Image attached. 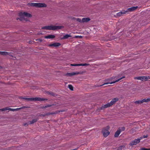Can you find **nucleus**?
Returning <instances> with one entry per match:
<instances>
[{"label": "nucleus", "instance_id": "nucleus-38", "mask_svg": "<svg viewBox=\"0 0 150 150\" xmlns=\"http://www.w3.org/2000/svg\"><path fill=\"white\" fill-rule=\"evenodd\" d=\"M40 108H42V109H44V108H45V106H40Z\"/></svg>", "mask_w": 150, "mask_h": 150}, {"label": "nucleus", "instance_id": "nucleus-5", "mask_svg": "<svg viewBox=\"0 0 150 150\" xmlns=\"http://www.w3.org/2000/svg\"><path fill=\"white\" fill-rule=\"evenodd\" d=\"M30 108V107L27 106H23L22 107L19 108H17L16 109H13L11 108H9L8 107H6V110H9L11 111H17L18 110H20L22 109L25 108Z\"/></svg>", "mask_w": 150, "mask_h": 150}, {"label": "nucleus", "instance_id": "nucleus-17", "mask_svg": "<svg viewBox=\"0 0 150 150\" xmlns=\"http://www.w3.org/2000/svg\"><path fill=\"white\" fill-rule=\"evenodd\" d=\"M126 13V11L122 10L121 11H120L119 13H117V16H120L122 15L125 14Z\"/></svg>", "mask_w": 150, "mask_h": 150}, {"label": "nucleus", "instance_id": "nucleus-11", "mask_svg": "<svg viewBox=\"0 0 150 150\" xmlns=\"http://www.w3.org/2000/svg\"><path fill=\"white\" fill-rule=\"evenodd\" d=\"M111 106L110 104L109 103L103 105L100 108L98 109L99 110H104L105 108L110 107Z\"/></svg>", "mask_w": 150, "mask_h": 150}, {"label": "nucleus", "instance_id": "nucleus-33", "mask_svg": "<svg viewBox=\"0 0 150 150\" xmlns=\"http://www.w3.org/2000/svg\"><path fill=\"white\" fill-rule=\"evenodd\" d=\"M76 21H78L79 22L81 23L82 22V20L81 19H80L79 18H77L76 19Z\"/></svg>", "mask_w": 150, "mask_h": 150}, {"label": "nucleus", "instance_id": "nucleus-24", "mask_svg": "<svg viewBox=\"0 0 150 150\" xmlns=\"http://www.w3.org/2000/svg\"><path fill=\"white\" fill-rule=\"evenodd\" d=\"M125 146L124 145L118 147L117 150H125Z\"/></svg>", "mask_w": 150, "mask_h": 150}, {"label": "nucleus", "instance_id": "nucleus-26", "mask_svg": "<svg viewBox=\"0 0 150 150\" xmlns=\"http://www.w3.org/2000/svg\"><path fill=\"white\" fill-rule=\"evenodd\" d=\"M68 88H69L71 91H73L74 88L73 86L69 84L68 85Z\"/></svg>", "mask_w": 150, "mask_h": 150}, {"label": "nucleus", "instance_id": "nucleus-42", "mask_svg": "<svg viewBox=\"0 0 150 150\" xmlns=\"http://www.w3.org/2000/svg\"><path fill=\"white\" fill-rule=\"evenodd\" d=\"M29 43H31V41H29Z\"/></svg>", "mask_w": 150, "mask_h": 150}, {"label": "nucleus", "instance_id": "nucleus-23", "mask_svg": "<svg viewBox=\"0 0 150 150\" xmlns=\"http://www.w3.org/2000/svg\"><path fill=\"white\" fill-rule=\"evenodd\" d=\"M9 54V53L8 52H1L0 51V54L3 55H7Z\"/></svg>", "mask_w": 150, "mask_h": 150}, {"label": "nucleus", "instance_id": "nucleus-41", "mask_svg": "<svg viewBox=\"0 0 150 150\" xmlns=\"http://www.w3.org/2000/svg\"><path fill=\"white\" fill-rule=\"evenodd\" d=\"M8 55H9V56H11V57H13V55H11V54H10V53H9V54Z\"/></svg>", "mask_w": 150, "mask_h": 150}, {"label": "nucleus", "instance_id": "nucleus-4", "mask_svg": "<svg viewBox=\"0 0 150 150\" xmlns=\"http://www.w3.org/2000/svg\"><path fill=\"white\" fill-rule=\"evenodd\" d=\"M110 127L109 126H107L105 127L103 129L102 132L104 137H107L109 134L110 132L108 131Z\"/></svg>", "mask_w": 150, "mask_h": 150}, {"label": "nucleus", "instance_id": "nucleus-31", "mask_svg": "<svg viewBox=\"0 0 150 150\" xmlns=\"http://www.w3.org/2000/svg\"><path fill=\"white\" fill-rule=\"evenodd\" d=\"M140 150H150V148H142L140 149Z\"/></svg>", "mask_w": 150, "mask_h": 150}, {"label": "nucleus", "instance_id": "nucleus-7", "mask_svg": "<svg viewBox=\"0 0 150 150\" xmlns=\"http://www.w3.org/2000/svg\"><path fill=\"white\" fill-rule=\"evenodd\" d=\"M83 71H79L78 72L76 71L75 72H72L71 73H67L65 74V76H72L77 75L79 74H83Z\"/></svg>", "mask_w": 150, "mask_h": 150}, {"label": "nucleus", "instance_id": "nucleus-30", "mask_svg": "<svg viewBox=\"0 0 150 150\" xmlns=\"http://www.w3.org/2000/svg\"><path fill=\"white\" fill-rule=\"evenodd\" d=\"M148 137L147 135H143V136L141 137H140L139 139L141 140V139H142L143 138H147Z\"/></svg>", "mask_w": 150, "mask_h": 150}, {"label": "nucleus", "instance_id": "nucleus-29", "mask_svg": "<svg viewBox=\"0 0 150 150\" xmlns=\"http://www.w3.org/2000/svg\"><path fill=\"white\" fill-rule=\"evenodd\" d=\"M56 105L55 104H52V105H46L45 106V108H48V107H50L51 106H52V105Z\"/></svg>", "mask_w": 150, "mask_h": 150}, {"label": "nucleus", "instance_id": "nucleus-35", "mask_svg": "<svg viewBox=\"0 0 150 150\" xmlns=\"http://www.w3.org/2000/svg\"><path fill=\"white\" fill-rule=\"evenodd\" d=\"M146 103L148 102L149 101H150V98H148L146 99Z\"/></svg>", "mask_w": 150, "mask_h": 150}, {"label": "nucleus", "instance_id": "nucleus-21", "mask_svg": "<svg viewBox=\"0 0 150 150\" xmlns=\"http://www.w3.org/2000/svg\"><path fill=\"white\" fill-rule=\"evenodd\" d=\"M38 119L35 118L33 119L31 121L29 122V124H32L33 123L36 122L38 120Z\"/></svg>", "mask_w": 150, "mask_h": 150}, {"label": "nucleus", "instance_id": "nucleus-10", "mask_svg": "<svg viewBox=\"0 0 150 150\" xmlns=\"http://www.w3.org/2000/svg\"><path fill=\"white\" fill-rule=\"evenodd\" d=\"M134 79H135L141 80L142 81L144 80L146 81L147 80L148 78L146 76H137L135 77Z\"/></svg>", "mask_w": 150, "mask_h": 150}, {"label": "nucleus", "instance_id": "nucleus-1", "mask_svg": "<svg viewBox=\"0 0 150 150\" xmlns=\"http://www.w3.org/2000/svg\"><path fill=\"white\" fill-rule=\"evenodd\" d=\"M63 26L56 25H48L42 27L41 29L43 30H57L60 29L64 28Z\"/></svg>", "mask_w": 150, "mask_h": 150}, {"label": "nucleus", "instance_id": "nucleus-45", "mask_svg": "<svg viewBox=\"0 0 150 150\" xmlns=\"http://www.w3.org/2000/svg\"><path fill=\"white\" fill-rule=\"evenodd\" d=\"M149 79H150V77H149Z\"/></svg>", "mask_w": 150, "mask_h": 150}, {"label": "nucleus", "instance_id": "nucleus-32", "mask_svg": "<svg viewBox=\"0 0 150 150\" xmlns=\"http://www.w3.org/2000/svg\"><path fill=\"white\" fill-rule=\"evenodd\" d=\"M23 16H21L19 18H17V20H18V19H19L21 21H22L23 19Z\"/></svg>", "mask_w": 150, "mask_h": 150}, {"label": "nucleus", "instance_id": "nucleus-34", "mask_svg": "<svg viewBox=\"0 0 150 150\" xmlns=\"http://www.w3.org/2000/svg\"><path fill=\"white\" fill-rule=\"evenodd\" d=\"M36 41L41 42L42 41V40L41 38L38 39L36 40Z\"/></svg>", "mask_w": 150, "mask_h": 150}, {"label": "nucleus", "instance_id": "nucleus-36", "mask_svg": "<svg viewBox=\"0 0 150 150\" xmlns=\"http://www.w3.org/2000/svg\"><path fill=\"white\" fill-rule=\"evenodd\" d=\"M71 66H79V64H71Z\"/></svg>", "mask_w": 150, "mask_h": 150}, {"label": "nucleus", "instance_id": "nucleus-8", "mask_svg": "<svg viewBox=\"0 0 150 150\" xmlns=\"http://www.w3.org/2000/svg\"><path fill=\"white\" fill-rule=\"evenodd\" d=\"M140 139L139 138L136 139L132 141L129 144L131 146H133L134 145H136L137 144L140 142Z\"/></svg>", "mask_w": 150, "mask_h": 150}, {"label": "nucleus", "instance_id": "nucleus-13", "mask_svg": "<svg viewBox=\"0 0 150 150\" xmlns=\"http://www.w3.org/2000/svg\"><path fill=\"white\" fill-rule=\"evenodd\" d=\"M45 92L47 94L50 95V96L54 97H57L58 96L57 94L55 93L52 91H46Z\"/></svg>", "mask_w": 150, "mask_h": 150}, {"label": "nucleus", "instance_id": "nucleus-25", "mask_svg": "<svg viewBox=\"0 0 150 150\" xmlns=\"http://www.w3.org/2000/svg\"><path fill=\"white\" fill-rule=\"evenodd\" d=\"M56 113H55V112H54V113H53V112L50 113H50H48V114H41V115H40L39 116H42L43 117H45L46 115H53V114H55Z\"/></svg>", "mask_w": 150, "mask_h": 150}, {"label": "nucleus", "instance_id": "nucleus-20", "mask_svg": "<svg viewBox=\"0 0 150 150\" xmlns=\"http://www.w3.org/2000/svg\"><path fill=\"white\" fill-rule=\"evenodd\" d=\"M55 36L53 35H49L45 37V38L46 39H53L55 38Z\"/></svg>", "mask_w": 150, "mask_h": 150}, {"label": "nucleus", "instance_id": "nucleus-18", "mask_svg": "<svg viewBox=\"0 0 150 150\" xmlns=\"http://www.w3.org/2000/svg\"><path fill=\"white\" fill-rule=\"evenodd\" d=\"M90 20V19L89 18H83L82 19V21L83 23H87Z\"/></svg>", "mask_w": 150, "mask_h": 150}, {"label": "nucleus", "instance_id": "nucleus-39", "mask_svg": "<svg viewBox=\"0 0 150 150\" xmlns=\"http://www.w3.org/2000/svg\"><path fill=\"white\" fill-rule=\"evenodd\" d=\"M76 38H77V37H79L80 38H82V36H76Z\"/></svg>", "mask_w": 150, "mask_h": 150}, {"label": "nucleus", "instance_id": "nucleus-12", "mask_svg": "<svg viewBox=\"0 0 150 150\" xmlns=\"http://www.w3.org/2000/svg\"><path fill=\"white\" fill-rule=\"evenodd\" d=\"M137 8V6L131 7L127 8L126 11V13H127L128 12L132 11L136 9Z\"/></svg>", "mask_w": 150, "mask_h": 150}, {"label": "nucleus", "instance_id": "nucleus-43", "mask_svg": "<svg viewBox=\"0 0 150 150\" xmlns=\"http://www.w3.org/2000/svg\"><path fill=\"white\" fill-rule=\"evenodd\" d=\"M27 124V123H25L24 124V125H25Z\"/></svg>", "mask_w": 150, "mask_h": 150}, {"label": "nucleus", "instance_id": "nucleus-15", "mask_svg": "<svg viewBox=\"0 0 150 150\" xmlns=\"http://www.w3.org/2000/svg\"><path fill=\"white\" fill-rule=\"evenodd\" d=\"M119 99L117 98H115L113 99L112 100L110 101L109 103L110 104L111 106L114 104L116 102L118 101Z\"/></svg>", "mask_w": 150, "mask_h": 150}, {"label": "nucleus", "instance_id": "nucleus-44", "mask_svg": "<svg viewBox=\"0 0 150 150\" xmlns=\"http://www.w3.org/2000/svg\"><path fill=\"white\" fill-rule=\"evenodd\" d=\"M2 67H0V68H1Z\"/></svg>", "mask_w": 150, "mask_h": 150}, {"label": "nucleus", "instance_id": "nucleus-27", "mask_svg": "<svg viewBox=\"0 0 150 150\" xmlns=\"http://www.w3.org/2000/svg\"><path fill=\"white\" fill-rule=\"evenodd\" d=\"M89 65H90V64H87V63L79 64V66H88Z\"/></svg>", "mask_w": 150, "mask_h": 150}, {"label": "nucleus", "instance_id": "nucleus-3", "mask_svg": "<svg viewBox=\"0 0 150 150\" xmlns=\"http://www.w3.org/2000/svg\"><path fill=\"white\" fill-rule=\"evenodd\" d=\"M28 4L31 6L38 8L46 7L47 6V5L45 3H29Z\"/></svg>", "mask_w": 150, "mask_h": 150}, {"label": "nucleus", "instance_id": "nucleus-28", "mask_svg": "<svg viewBox=\"0 0 150 150\" xmlns=\"http://www.w3.org/2000/svg\"><path fill=\"white\" fill-rule=\"evenodd\" d=\"M125 127H122L120 128L118 130H119L121 131V132L122 131H124L125 130Z\"/></svg>", "mask_w": 150, "mask_h": 150}, {"label": "nucleus", "instance_id": "nucleus-22", "mask_svg": "<svg viewBox=\"0 0 150 150\" xmlns=\"http://www.w3.org/2000/svg\"><path fill=\"white\" fill-rule=\"evenodd\" d=\"M121 133V131L118 129L115 133L114 137H118L119 134Z\"/></svg>", "mask_w": 150, "mask_h": 150}, {"label": "nucleus", "instance_id": "nucleus-6", "mask_svg": "<svg viewBox=\"0 0 150 150\" xmlns=\"http://www.w3.org/2000/svg\"><path fill=\"white\" fill-rule=\"evenodd\" d=\"M125 76H123L121 78H120L119 79H118L115 80V81L111 82H106V83H104V84H103L102 85H96L95 86V87H98L102 86H103V85L108 84H109V83L110 84L114 83H116V82H118L120 80H121L123 78H125Z\"/></svg>", "mask_w": 150, "mask_h": 150}, {"label": "nucleus", "instance_id": "nucleus-16", "mask_svg": "<svg viewBox=\"0 0 150 150\" xmlns=\"http://www.w3.org/2000/svg\"><path fill=\"white\" fill-rule=\"evenodd\" d=\"M61 44L58 42H55L52 44H50L49 45L50 47H58L61 45Z\"/></svg>", "mask_w": 150, "mask_h": 150}, {"label": "nucleus", "instance_id": "nucleus-19", "mask_svg": "<svg viewBox=\"0 0 150 150\" xmlns=\"http://www.w3.org/2000/svg\"><path fill=\"white\" fill-rule=\"evenodd\" d=\"M72 36L69 34H66L63 36L62 38H61V40L65 39L68 38H71Z\"/></svg>", "mask_w": 150, "mask_h": 150}, {"label": "nucleus", "instance_id": "nucleus-40", "mask_svg": "<svg viewBox=\"0 0 150 150\" xmlns=\"http://www.w3.org/2000/svg\"><path fill=\"white\" fill-rule=\"evenodd\" d=\"M64 110H61V111H59V112H64Z\"/></svg>", "mask_w": 150, "mask_h": 150}, {"label": "nucleus", "instance_id": "nucleus-9", "mask_svg": "<svg viewBox=\"0 0 150 150\" xmlns=\"http://www.w3.org/2000/svg\"><path fill=\"white\" fill-rule=\"evenodd\" d=\"M19 16H23L28 17H31L32 16L31 14L26 12H20L19 13Z\"/></svg>", "mask_w": 150, "mask_h": 150}, {"label": "nucleus", "instance_id": "nucleus-2", "mask_svg": "<svg viewBox=\"0 0 150 150\" xmlns=\"http://www.w3.org/2000/svg\"><path fill=\"white\" fill-rule=\"evenodd\" d=\"M19 98L23 99L27 101H42L47 100H48L46 98H41L40 97H35L31 98H26L24 97H19Z\"/></svg>", "mask_w": 150, "mask_h": 150}, {"label": "nucleus", "instance_id": "nucleus-37", "mask_svg": "<svg viewBox=\"0 0 150 150\" xmlns=\"http://www.w3.org/2000/svg\"><path fill=\"white\" fill-rule=\"evenodd\" d=\"M5 109H6V108H3L2 109H0V111H3L6 110H5Z\"/></svg>", "mask_w": 150, "mask_h": 150}, {"label": "nucleus", "instance_id": "nucleus-14", "mask_svg": "<svg viewBox=\"0 0 150 150\" xmlns=\"http://www.w3.org/2000/svg\"><path fill=\"white\" fill-rule=\"evenodd\" d=\"M144 102L146 103V99L135 101L134 102V103L136 104H141Z\"/></svg>", "mask_w": 150, "mask_h": 150}]
</instances>
